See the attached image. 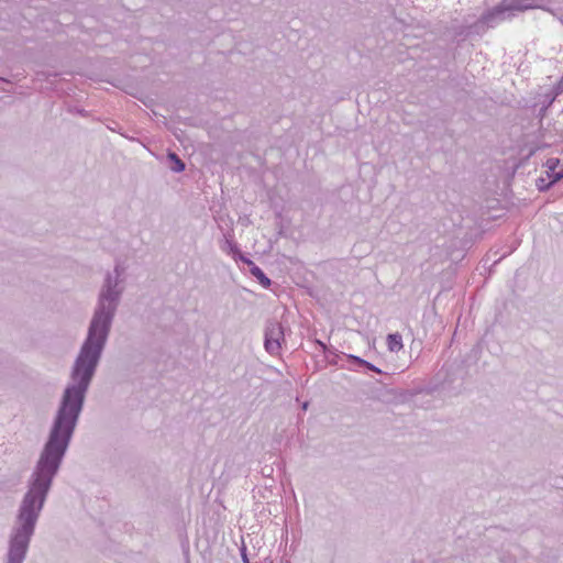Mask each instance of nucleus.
I'll return each mask as SVG.
<instances>
[{
	"instance_id": "3",
	"label": "nucleus",
	"mask_w": 563,
	"mask_h": 563,
	"mask_svg": "<svg viewBox=\"0 0 563 563\" xmlns=\"http://www.w3.org/2000/svg\"><path fill=\"white\" fill-rule=\"evenodd\" d=\"M282 341H284L283 325L275 320L267 321L264 333L266 352L271 355H277L282 349Z\"/></svg>"
},
{
	"instance_id": "7",
	"label": "nucleus",
	"mask_w": 563,
	"mask_h": 563,
	"mask_svg": "<svg viewBox=\"0 0 563 563\" xmlns=\"http://www.w3.org/2000/svg\"><path fill=\"white\" fill-rule=\"evenodd\" d=\"M253 277H255L258 283L267 288L271 286L272 282L271 279L264 274V272L260 267H252V274Z\"/></svg>"
},
{
	"instance_id": "9",
	"label": "nucleus",
	"mask_w": 563,
	"mask_h": 563,
	"mask_svg": "<svg viewBox=\"0 0 563 563\" xmlns=\"http://www.w3.org/2000/svg\"><path fill=\"white\" fill-rule=\"evenodd\" d=\"M222 250L228 252V253H230V254H232V256L235 255L236 253H239V251H240L238 245L233 241H231L229 239H225V242H224V245L222 246Z\"/></svg>"
},
{
	"instance_id": "13",
	"label": "nucleus",
	"mask_w": 563,
	"mask_h": 563,
	"mask_svg": "<svg viewBox=\"0 0 563 563\" xmlns=\"http://www.w3.org/2000/svg\"><path fill=\"white\" fill-rule=\"evenodd\" d=\"M233 258L236 261V262H242V263H245L247 261L249 257H246L241 251H239V253H236L235 255H233Z\"/></svg>"
},
{
	"instance_id": "5",
	"label": "nucleus",
	"mask_w": 563,
	"mask_h": 563,
	"mask_svg": "<svg viewBox=\"0 0 563 563\" xmlns=\"http://www.w3.org/2000/svg\"><path fill=\"white\" fill-rule=\"evenodd\" d=\"M387 346L390 352H399L404 347L401 335L398 332L388 334Z\"/></svg>"
},
{
	"instance_id": "1",
	"label": "nucleus",
	"mask_w": 563,
	"mask_h": 563,
	"mask_svg": "<svg viewBox=\"0 0 563 563\" xmlns=\"http://www.w3.org/2000/svg\"><path fill=\"white\" fill-rule=\"evenodd\" d=\"M124 280L104 275L86 338L70 369L47 440L27 482L19 509H43L70 444L86 395L106 349L112 323L124 292Z\"/></svg>"
},
{
	"instance_id": "15",
	"label": "nucleus",
	"mask_w": 563,
	"mask_h": 563,
	"mask_svg": "<svg viewBox=\"0 0 563 563\" xmlns=\"http://www.w3.org/2000/svg\"><path fill=\"white\" fill-rule=\"evenodd\" d=\"M247 265L250 274H252V267H258L252 260L247 258V261L244 263Z\"/></svg>"
},
{
	"instance_id": "12",
	"label": "nucleus",
	"mask_w": 563,
	"mask_h": 563,
	"mask_svg": "<svg viewBox=\"0 0 563 563\" xmlns=\"http://www.w3.org/2000/svg\"><path fill=\"white\" fill-rule=\"evenodd\" d=\"M349 358H350L353 363H355V364H357V365H360V366H364V367H365V365L367 364V361H365V360H363V358H361V357H358V356H355V355H349Z\"/></svg>"
},
{
	"instance_id": "17",
	"label": "nucleus",
	"mask_w": 563,
	"mask_h": 563,
	"mask_svg": "<svg viewBox=\"0 0 563 563\" xmlns=\"http://www.w3.org/2000/svg\"><path fill=\"white\" fill-rule=\"evenodd\" d=\"M307 407H308V402H305V404L302 405V409H303V410H306V409H307Z\"/></svg>"
},
{
	"instance_id": "4",
	"label": "nucleus",
	"mask_w": 563,
	"mask_h": 563,
	"mask_svg": "<svg viewBox=\"0 0 563 563\" xmlns=\"http://www.w3.org/2000/svg\"><path fill=\"white\" fill-rule=\"evenodd\" d=\"M167 158L170 162V170L175 173H181L185 170V162L175 152H168Z\"/></svg>"
},
{
	"instance_id": "14",
	"label": "nucleus",
	"mask_w": 563,
	"mask_h": 563,
	"mask_svg": "<svg viewBox=\"0 0 563 563\" xmlns=\"http://www.w3.org/2000/svg\"><path fill=\"white\" fill-rule=\"evenodd\" d=\"M365 367H366L367 369L372 371V372H375V373H378V374H380V373H382V371H380L378 367H376L375 365H373V364H372V363H369V362H367V364L365 365Z\"/></svg>"
},
{
	"instance_id": "6",
	"label": "nucleus",
	"mask_w": 563,
	"mask_h": 563,
	"mask_svg": "<svg viewBox=\"0 0 563 563\" xmlns=\"http://www.w3.org/2000/svg\"><path fill=\"white\" fill-rule=\"evenodd\" d=\"M563 178V168L561 170H559V174H556L555 176H553V179L551 180H548L543 177H539L537 179V187L540 191H544L547 189H549L553 184H555L556 181H559L560 179Z\"/></svg>"
},
{
	"instance_id": "16",
	"label": "nucleus",
	"mask_w": 563,
	"mask_h": 563,
	"mask_svg": "<svg viewBox=\"0 0 563 563\" xmlns=\"http://www.w3.org/2000/svg\"><path fill=\"white\" fill-rule=\"evenodd\" d=\"M247 265L250 274H252V267H258L252 260L247 258V261L244 263Z\"/></svg>"
},
{
	"instance_id": "11",
	"label": "nucleus",
	"mask_w": 563,
	"mask_h": 563,
	"mask_svg": "<svg viewBox=\"0 0 563 563\" xmlns=\"http://www.w3.org/2000/svg\"><path fill=\"white\" fill-rule=\"evenodd\" d=\"M124 274V267L122 264L117 263L112 272H107L104 275L115 276L117 280H123L122 275Z\"/></svg>"
},
{
	"instance_id": "8",
	"label": "nucleus",
	"mask_w": 563,
	"mask_h": 563,
	"mask_svg": "<svg viewBox=\"0 0 563 563\" xmlns=\"http://www.w3.org/2000/svg\"><path fill=\"white\" fill-rule=\"evenodd\" d=\"M560 163V159L559 158H549L547 161V166H548V177L553 179V176H555L556 174H559V172H556V167Z\"/></svg>"
},
{
	"instance_id": "10",
	"label": "nucleus",
	"mask_w": 563,
	"mask_h": 563,
	"mask_svg": "<svg viewBox=\"0 0 563 563\" xmlns=\"http://www.w3.org/2000/svg\"><path fill=\"white\" fill-rule=\"evenodd\" d=\"M241 556H242V560H243L244 563H273V560L269 559V558H264L261 561H254L253 562V560H251L247 556L245 547H242V549H241Z\"/></svg>"
},
{
	"instance_id": "2",
	"label": "nucleus",
	"mask_w": 563,
	"mask_h": 563,
	"mask_svg": "<svg viewBox=\"0 0 563 563\" xmlns=\"http://www.w3.org/2000/svg\"><path fill=\"white\" fill-rule=\"evenodd\" d=\"M530 8L532 7L521 4L517 0H504L500 4L486 11L475 23V27H494L497 23L514 16V11H526Z\"/></svg>"
}]
</instances>
